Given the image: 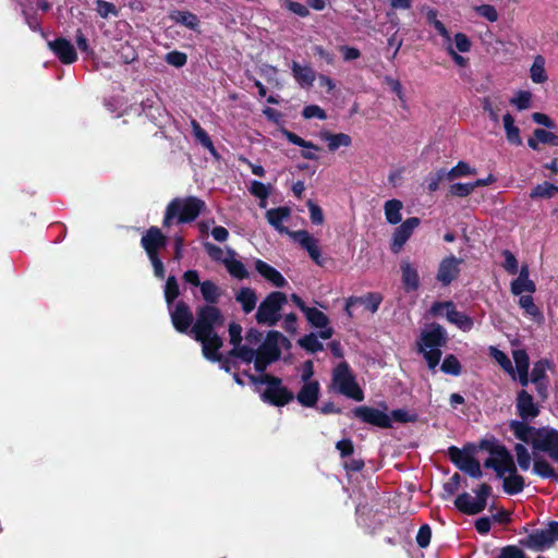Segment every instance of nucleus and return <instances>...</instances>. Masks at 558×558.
Wrapping results in <instances>:
<instances>
[{
    "instance_id": "obj_1",
    "label": "nucleus",
    "mask_w": 558,
    "mask_h": 558,
    "mask_svg": "<svg viewBox=\"0 0 558 558\" xmlns=\"http://www.w3.org/2000/svg\"><path fill=\"white\" fill-rule=\"evenodd\" d=\"M531 421L512 420L509 422V428L514 437L530 444L535 451L546 452L548 457L558 462V430L549 427H534L530 425Z\"/></svg>"
},
{
    "instance_id": "obj_2",
    "label": "nucleus",
    "mask_w": 558,
    "mask_h": 558,
    "mask_svg": "<svg viewBox=\"0 0 558 558\" xmlns=\"http://www.w3.org/2000/svg\"><path fill=\"white\" fill-rule=\"evenodd\" d=\"M448 342L446 329L437 323H432L427 329L421 331L417 339V350L423 354L428 368L435 369L439 364L442 352L441 348Z\"/></svg>"
},
{
    "instance_id": "obj_3",
    "label": "nucleus",
    "mask_w": 558,
    "mask_h": 558,
    "mask_svg": "<svg viewBox=\"0 0 558 558\" xmlns=\"http://www.w3.org/2000/svg\"><path fill=\"white\" fill-rule=\"evenodd\" d=\"M205 208V202L196 196L175 197L166 207L162 226L169 228L174 222H193Z\"/></svg>"
},
{
    "instance_id": "obj_4",
    "label": "nucleus",
    "mask_w": 558,
    "mask_h": 558,
    "mask_svg": "<svg viewBox=\"0 0 558 558\" xmlns=\"http://www.w3.org/2000/svg\"><path fill=\"white\" fill-rule=\"evenodd\" d=\"M244 375H246L250 381L254 385L259 384L267 386L260 393V399L265 403L274 407H284L294 399L293 392L282 385V379L280 377L270 374L255 376L248 372H244Z\"/></svg>"
},
{
    "instance_id": "obj_5",
    "label": "nucleus",
    "mask_w": 558,
    "mask_h": 558,
    "mask_svg": "<svg viewBox=\"0 0 558 558\" xmlns=\"http://www.w3.org/2000/svg\"><path fill=\"white\" fill-rule=\"evenodd\" d=\"M279 343L289 348L291 345L288 338L277 330L267 332L265 341L258 347L255 355V369L264 374L267 367L278 361L281 356Z\"/></svg>"
},
{
    "instance_id": "obj_6",
    "label": "nucleus",
    "mask_w": 558,
    "mask_h": 558,
    "mask_svg": "<svg viewBox=\"0 0 558 558\" xmlns=\"http://www.w3.org/2000/svg\"><path fill=\"white\" fill-rule=\"evenodd\" d=\"M222 311L215 305H199L196 308V319L191 328L194 339H203L207 335L217 333L216 328L225 325Z\"/></svg>"
},
{
    "instance_id": "obj_7",
    "label": "nucleus",
    "mask_w": 558,
    "mask_h": 558,
    "mask_svg": "<svg viewBox=\"0 0 558 558\" xmlns=\"http://www.w3.org/2000/svg\"><path fill=\"white\" fill-rule=\"evenodd\" d=\"M331 384L339 393L347 398L359 402L364 400V392L356 383L348 362H340L332 369Z\"/></svg>"
},
{
    "instance_id": "obj_8",
    "label": "nucleus",
    "mask_w": 558,
    "mask_h": 558,
    "mask_svg": "<svg viewBox=\"0 0 558 558\" xmlns=\"http://www.w3.org/2000/svg\"><path fill=\"white\" fill-rule=\"evenodd\" d=\"M288 302L287 294L280 291L270 292L259 304L255 319L259 325L276 326L281 318V310Z\"/></svg>"
},
{
    "instance_id": "obj_9",
    "label": "nucleus",
    "mask_w": 558,
    "mask_h": 558,
    "mask_svg": "<svg viewBox=\"0 0 558 558\" xmlns=\"http://www.w3.org/2000/svg\"><path fill=\"white\" fill-rule=\"evenodd\" d=\"M493 488L487 483H482L474 489L475 498L464 492L454 499V507L463 514L475 515L484 511L487 506V499L492 495Z\"/></svg>"
},
{
    "instance_id": "obj_10",
    "label": "nucleus",
    "mask_w": 558,
    "mask_h": 558,
    "mask_svg": "<svg viewBox=\"0 0 558 558\" xmlns=\"http://www.w3.org/2000/svg\"><path fill=\"white\" fill-rule=\"evenodd\" d=\"M444 310H446V317L448 322L456 325L459 329L470 331L473 328L474 322L472 317L458 311L452 301L434 302L429 308V313L433 316H439L442 314Z\"/></svg>"
},
{
    "instance_id": "obj_11",
    "label": "nucleus",
    "mask_w": 558,
    "mask_h": 558,
    "mask_svg": "<svg viewBox=\"0 0 558 558\" xmlns=\"http://www.w3.org/2000/svg\"><path fill=\"white\" fill-rule=\"evenodd\" d=\"M449 460L461 471L465 472L473 478H481L483 471L478 460H476L471 452L465 448L460 449L456 446H450L447 450Z\"/></svg>"
},
{
    "instance_id": "obj_12",
    "label": "nucleus",
    "mask_w": 558,
    "mask_h": 558,
    "mask_svg": "<svg viewBox=\"0 0 558 558\" xmlns=\"http://www.w3.org/2000/svg\"><path fill=\"white\" fill-rule=\"evenodd\" d=\"M351 415L354 418H357L362 423L383 428L389 429L392 428L391 417L385 411L379 409L368 407V405H360L355 407L351 411Z\"/></svg>"
},
{
    "instance_id": "obj_13",
    "label": "nucleus",
    "mask_w": 558,
    "mask_h": 558,
    "mask_svg": "<svg viewBox=\"0 0 558 558\" xmlns=\"http://www.w3.org/2000/svg\"><path fill=\"white\" fill-rule=\"evenodd\" d=\"M170 318L173 328L180 333L191 332L195 323L191 307L184 301L177 302L174 308L170 310Z\"/></svg>"
},
{
    "instance_id": "obj_14",
    "label": "nucleus",
    "mask_w": 558,
    "mask_h": 558,
    "mask_svg": "<svg viewBox=\"0 0 558 558\" xmlns=\"http://www.w3.org/2000/svg\"><path fill=\"white\" fill-rule=\"evenodd\" d=\"M515 410L518 416L523 421H533L541 413L539 405L534 401V397L525 389H521L517 393Z\"/></svg>"
},
{
    "instance_id": "obj_15",
    "label": "nucleus",
    "mask_w": 558,
    "mask_h": 558,
    "mask_svg": "<svg viewBox=\"0 0 558 558\" xmlns=\"http://www.w3.org/2000/svg\"><path fill=\"white\" fill-rule=\"evenodd\" d=\"M141 245L147 256L159 255V250L168 245V238L158 227H150L141 239Z\"/></svg>"
},
{
    "instance_id": "obj_16",
    "label": "nucleus",
    "mask_w": 558,
    "mask_h": 558,
    "mask_svg": "<svg viewBox=\"0 0 558 558\" xmlns=\"http://www.w3.org/2000/svg\"><path fill=\"white\" fill-rule=\"evenodd\" d=\"M501 480L504 492L510 496L522 493L525 487L524 477L518 473V466L514 459L508 463L505 469V475Z\"/></svg>"
},
{
    "instance_id": "obj_17",
    "label": "nucleus",
    "mask_w": 558,
    "mask_h": 558,
    "mask_svg": "<svg viewBox=\"0 0 558 558\" xmlns=\"http://www.w3.org/2000/svg\"><path fill=\"white\" fill-rule=\"evenodd\" d=\"M421 220L417 217H410L405 219L392 234L391 251L399 253L402 246L411 238L414 229L418 227Z\"/></svg>"
},
{
    "instance_id": "obj_18",
    "label": "nucleus",
    "mask_w": 558,
    "mask_h": 558,
    "mask_svg": "<svg viewBox=\"0 0 558 558\" xmlns=\"http://www.w3.org/2000/svg\"><path fill=\"white\" fill-rule=\"evenodd\" d=\"M290 236L296 241L303 250H305L310 257L318 265L323 266L322 253L318 246V241L311 235L306 230H299L290 233Z\"/></svg>"
},
{
    "instance_id": "obj_19",
    "label": "nucleus",
    "mask_w": 558,
    "mask_h": 558,
    "mask_svg": "<svg viewBox=\"0 0 558 558\" xmlns=\"http://www.w3.org/2000/svg\"><path fill=\"white\" fill-rule=\"evenodd\" d=\"M49 49L63 64H72L77 60V53L74 46L64 37H58L48 41Z\"/></svg>"
},
{
    "instance_id": "obj_20",
    "label": "nucleus",
    "mask_w": 558,
    "mask_h": 558,
    "mask_svg": "<svg viewBox=\"0 0 558 558\" xmlns=\"http://www.w3.org/2000/svg\"><path fill=\"white\" fill-rule=\"evenodd\" d=\"M461 263L462 259H459L453 255L444 258L438 267V272L436 276L437 280L445 287L449 286L454 279L459 277V265Z\"/></svg>"
},
{
    "instance_id": "obj_21",
    "label": "nucleus",
    "mask_w": 558,
    "mask_h": 558,
    "mask_svg": "<svg viewBox=\"0 0 558 558\" xmlns=\"http://www.w3.org/2000/svg\"><path fill=\"white\" fill-rule=\"evenodd\" d=\"M197 342L202 344L203 355L214 362L221 361V354L219 350L223 345L222 338L218 333L207 335L203 339H195Z\"/></svg>"
},
{
    "instance_id": "obj_22",
    "label": "nucleus",
    "mask_w": 558,
    "mask_h": 558,
    "mask_svg": "<svg viewBox=\"0 0 558 558\" xmlns=\"http://www.w3.org/2000/svg\"><path fill=\"white\" fill-rule=\"evenodd\" d=\"M519 544L534 551H543L553 545V538H549L546 530H536L527 537L520 539Z\"/></svg>"
},
{
    "instance_id": "obj_23",
    "label": "nucleus",
    "mask_w": 558,
    "mask_h": 558,
    "mask_svg": "<svg viewBox=\"0 0 558 558\" xmlns=\"http://www.w3.org/2000/svg\"><path fill=\"white\" fill-rule=\"evenodd\" d=\"M291 216V208L288 206H280L270 208L266 211V219L268 223L274 227L279 233L289 234L292 232L282 225Z\"/></svg>"
},
{
    "instance_id": "obj_24",
    "label": "nucleus",
    "mask_w": 558,
    "mask_h": 558,
    "mask_svg": "<svg viewBox=\"0 0 558 558\" xmlns=\"http://www.w3.org/2000/svg\"><path fill=\"white\" fill-rule=\"evenodd\" d=\"M320 386L317 380L304 383L296 395L298 402L305 408H313L319 399Z\"/></svg>"
},
{
    "instance_id": "obj_25",
    "label": "nucleus",
    "mask_w": 558,
    "mask_h": 558,
    "mask_svg": "<svg viewBox=\"0 0 558 558\" xmlns=\"http://www.w3.org/2000/svg\"><path fill=\"white\" fill-rule=\"evenodd\" d=\"M256 271L263 276L266 280L271 282L277 288H282L287 284V280L275 267L270 266L262 259L255 260Z\"/></svg>"
},
{
    "instance_id": "obj_26",
    "label": "nucleus",
    "mask_w": 558,
    "mask_h": 558,
    "mask_svg": "<svg viewBox=\"0 0 558 558\" xmlns=\"http://www.w3.org/2000/svg\"><path fill=\"white\" fill-rule=\"evenodd\" d=\"M383 302V295L378 292H367L361 296H349V305H363L371 313H376Z\"/></svg>"
},
{
    "instance_id": "obj_27",
    "label": "nucleus",
    "mask_w": 558,
    "mask_h": 558,
    "mask_svg": "<svg viewBox=\"0 0 558 558\" xmlns=\"http://www.w3.org/2000/svg\"><path fill=\"white\" fill-rule=\"evenodd\" d=\"M513 360L518 371V379L522 387L527 386L530 359L525 350L518 349L513 351Z\"/></svg>"
},
{
    "instance_id": "obj_28",
    "label": "nucleus",
    "mask_w": 558,
    "mask_h": 558,
    "mask_svg": "<svg viewBox=\"0 0 558 558\" xmlns=\"http://www.w3.org/2000/svg\"><path fill=\"white\" fill-rule=\"evenodd\" d=\"M400 268L401 279L405 291H416L420 287V276L416 268H414L409 262H402Z\"/></svg>"
},
{
    "instance_id": "obj_29",
    "label": "nucleus",
    "mask_w": 558,
    "mask_h": 558,
    "mask_svg": "<svg viewBox=\"0 0 558 558\" xmlns=\"http://www.w3.org/2000/svg\"><path fill=\"white\" fill-rule=\"evenodd\" d=\"M227 252L230 255V258L222 259V263L226 266L228 272L232 277L240 280L248 278L250 274L245 265L241 260L234 258L235 252L231 248H228Z\"/></svg>"
},
{
    "instance_id": "obj_30",
    "label": "nucleus",
    "mask_w": 558,
    "mask_h": 558,
    "mask_svg": "<svg viewBox=\"0 0 558 558\" xmlns=\"http://www.w3.org/2000/svg\"><path fill=\"white\" fill-rule=\"evenodd\" d=\"M235 301L241 304L242 311L248 314L256 306L257 295L252 288L243 287L235 293Z\"/></svg>"
},
{
    "instance_id": "obj_31",
    "label": "nucleus",
    "mask_w": 558,
    "mask_h": 558,
    "mask_svg": "<svg viewBox=\"0 0 558 558\" xmlns=\"http://www.w3.org/2000/svg\"><path fill=\"white\" fill-rule=\"evenodd\" d=\"M291 69L295 81L302 87H311L313 85L316 76L311 66H302L296 61H293Z\"/></svg>"
},
{
    "instance_id": "obj_32",
    "label": "nucleus",
    "mask_w": 558,
    "mask_h": 558,
    "mask_svg": "<svg viewBox=\"0 0 558 558\" xmlns=\"http://www.w3.org/2000/svg\"><path fill=\"white\" fill-rule=\"evenodd\" d=\"M513 459V456L511 452H508L505 457L504 456H492L490 458H487L484 461V468L486 469H493L496 477L501 478L505 475V469L507 468L508 463H510Z\"/></svg>"
},
{
    "instance_id": "obj_33",
    "label": "nucleus",
    "mask_w": 558,
    "mask_h": 558,
    "mask_svg": "<svg viewBox=\"0 0 558 558\" xmlns=\"http://www.w3.org/2000/svg\"><path fill=\"white\" fill-rule=\"evenodd\" d=\"M320 138L328 143L329 151H336L339 147H348L351 145L352 140L351 136L345 133H330L328 131H324L320 133Z\"/></svg>"
},
{
    "instance_id": "obj_34",
    "label": "nucleus",
    "mask_w": 558,
    "mask_h": 558,
    "mask_svg": "<svg viewBox=\"0 0 558 558\" xmlns=\"http://www.w3.org/2000/svg\"><path fill=\"white\" fill-rule=\"evenodd\" d=\"M199 288L202 296L206 302L205 305L217 306L221 296V290L219 289V287L211 280H205L202 282Z\"/></svg>"
},
{
    "instance_id": "obj_35",
    "label": "nucleus",
    "mask_w": 558,
    "mask_h": 558,
    "mask_svg": "<svg viewBox=\"0 0 558 558\" xmlns=\"http://www.w3.org/2000/svg\"><path fill=\"white\" fill-rule=\"evenodd\" d=\"M170 19L192 31H195L199 26V19L190 11L174 10L170 13Z\"/></svg>"
},
{
    "instance_id": "obj_36",
    "label": "nucleus",
    "mask_w": 558,
    "mask_h": 558,
    "mask_svg": "<svg viewBox=\"0 0 558 558\" xmlns=\"http://www.w3.org/2000/svg\"><path fill=\"white\" fill-rule=\"evenodd\" d=\"M142 110L144 114L156 125L160 123V118L165 111L158 100L150 98L142 101Z\"/></svg>"
},
{
    "instance_id": "obj_37",
    "label": "nucleus",
    "mask_w": 558,
    "mask_h": 558,
    "mask_svg": "<svg viewBox=\"0 0 558 558\" xmlns=\"http://www.w3.org/2000/svg\"><path fill=\"white\" fill-rule=\"evenodd\" d=\"M558 194V185L550 183L548 181H544L543 183L537 184L530 192V197L532 199H550Z\"/></svg>"
},
{
    "instance_id": "obj_38",
    "label": "nucleus",
    "mask_w": 558,
    "mask_h": 558,
    "mask_svg": "<svg viewBox=\"0 0 558 558\" xmlns=\"http://www.w3.org/2000/svg\"><path fill=\"white\" fill-rule=\"evenodd\" d=\"M533 472L542 478H548L558 482V471H556L548 461L543 458H535Z\"/></svg>"
},
{
    "instance_id": "obj_39",
    "label": "nucleus",
    "mask_w": 558,
    "mask_h": 558,
    "mask_svg": "<svg viewBox=\"0 0 558 558\" xmlns=\"http://www.w3.org/2000/svg\"><path fill=\"white\" fill-rule=\"evenodd\" d=\"M403 205L402 202L399 199H389L385 203L384 209H385V216L389 223L397 225L401 222L402 216H401V209Z\"/></svg>"
},
{
    "instance_id": "obj_40",
    "label": "nucleus",
    "mask_w": 558,
    "mask_h": 558,
    "mask_svg": "<svg viewBox=\"0 0 558 558\" xmlns=\"http://www.w3.org/2000/svg\"><path fill=\"white\" fill-rule=\"evenodd\" d=\"M504 128L506 131L507 141L510 144L517 146L522 144V140L520 137V130L518 126L514 125V118L509 112L504 116Z\"/></svg>"
},
{
    "instance_id": "obj_41",
    "label": "nucleus",
    "mask_w": 558,
    "mask_h": 558,
    "mask_svg": "<svg viewBox=\"0 0 558 558\" xmlns=\"http://www.w3.org/2000/svg\"><path fill=\"white\" fill-rule=\"evenodd\" d=\"M307 322L315 328H325L329 325L328 316L316 307H307L303 313Z\"/></svg>"
},
{
    "instance_id": "obj_42",
    "label": "nucleus",
    "mask_w": 558,
    "mask_h": 558,
    "mask_svg": "<svg viewBox=\"0 0 558 558\" xmlns=\"http://www.w3.org/2000/svg\"><path fill=\"white\" fill-rule=\"evenodd\" d=\"M531 80L536 84H542L547 81L548 76L545 71V59L541 54L534 58V62L530 70Z\"/></svg>"
},
{
    "instance_id": "obj_43",
    "label": "nucleus",
    "mask_w": 558,
    "mask_h": 558,
    "mask_svg": "<svg viewBox=\"0 0 558 558\" xmlns=\"http://www.w3.org/2000/svg\"><path fill=\"white\" fill-rule=\"evenodd\" d=\"M163 294L165 301L168 307L170 308L173 305L177 298L180 295L179 283L174 276H169L168 279L166 280Z\"/></svg>"
},
{
    "instance_id": "obj_44",
    "label": "nucleus",
    "mask_w": 558,
    "mask_h": 558,
    "mask_svg": "<svg viewBox=\"0 0 558 558\" xmlns=\"http://www.w3.org/2000/svg\"><path fill=\"white\" fill-rule=\"evenodd\" d=\"M301 348L310 353H316L324 350L323 343L318 340L317 336L313 332L303 336L298 340Z\"/></svg>"
},
{
    "instance_id": "obj_45",
    "label": "nucleus",
    "mask_w": 558,
    "mask_h": 558,
    "mask_svg": "<svg viewBox=\"0 0 558 558\" xmlns=\"http://www.w3.org/2000/svg\"><path fill=\"white\" fill-rule=\"evenodd\" d=\"M551 362L547 359H542L534 363V366L531 372V377L529 378L531 383L537 384L541 380H545L546 371L550 368Z\"/></svg>"
},
{
    "instance_id": "obj_46",
    "label": "nucleus",
    "mask_w": 558,
    "mask_h": 558,
    "mask_svg": "<svg viewBox=\"0 0 558 558\" xmlns=\"http://www.w3.org/2000/svg\"><path fill=\"white\" fill-rule=\"evenodd\" d=\"M228 355H229V357H239L245 363H251L252 361L255 362L256 350H254L247 345H242L240 343L236 347H233L228 352Z\"/></svg>"
},
{
    "instance_id": "obj_47",
    "label": "nucleus",
    "mask_w": 558,
    "mask_h": 558,
    "mask_svg": "<svg viewBox=\"0 0 558 558\" xmlns=\"http://www.w3.org/2000/svg\"><path fill=\"white\" fill-rule=\"evenodd\" d=\"M440 369L445 374H449L452 376H459L462 372V365L456 355L448 354L445 356V359L440 365Z\"/></svg>"
},
{
    "instance_id": "obj_48",
    "label": "nucleus",
    "mask_w": 558,
    "mask_h": 558,
    "mask_svg": "<svg viewBox=\"0 0 558 558\" xmlns=\"http://www.w3.org/2000/svg\"><path fill=\"white\" fill-rule=\"evenodd\" d=\"M476 173L474 168H471L465 161H459L449 171L446 170L447 180L452 181L457 178L473 175Z\"/></svg>"
},
{
    "instance_id": "obj_49",
    "label": "nucleus",
    "mask_w": 558,
    "mask_h": 558,
    "mask_svg": "<svg viewBox=\"0 0 558 558\" xmlns=\"http://www.w3.org/2000/svg\"><path fill=\"white\" fill-rule=\"evenodd\" d=\"M480 448L482 450L487 451L490 456H506L508 452V448L505 445L497 444L496 439H483L480 442Z\"/></svg>"
},
{
    "instance_id": "obj_50",
    "label": "nucleus",
    "mask_w": 558,
    "mask_h": 558,
    "mask_svg": "<svg viewBox=\"0 0 558 558\" xmlns=\"http://www.w3.org/2000/svg\"><path fill=\"white\" fill-rule=\"evenodd\" d=\"M513 449L515 452L518 466L522 471H527L531 466V460H532L529 450L526 449V447L523 444H520V442L515 444Z\"/></svg>"
},
{
    "instance_id": "obj_51",
    "label": "nucleus",
    "mask_w": 558,
    "mask_h": 558,
    "mask_svg": "<svg viewBox=\"0 0 558 558\" xmlns=\"http://www.w3.org/2000/svg\"><path fill=\"white\" fill-rule=\"evenodd\" d=\"M250 192L252 195L260 199V207H266V201L270 194V190L267 185L260 181L254 180L251 182Z\"/></svg>"
},
{
    "instance_id": "obj_52",
    "label": "nucleus",
    "mask_w": 558,
    "mask_h": 558,
    "mask_svg": "<svg viewBox=\"0 0 558 558\" xmlns=\"http://www.w3.org/2000/svg\"><path fill=\"white\" fill-rule=\"evenodd\" d=\"M536 291V284L533 280L526 278L525 280H519V277L511 282V292L514 295H520L523 292L534 293Z\"/></svg>"
},
{
    "instance_id": "obj_53",
    "label": "nucleus",
    "mask_w": 558,
    "mask_h": 558,
    "mask_svg": "<svg viewBox=\"0 0 558 558\" xmlns=\"http://www.w3.org/2000/svg\"><path fill=\"white\" fill-rule=\"evenodd\" d=\"M282 134L288 140V142H290L293 145H296V146H300V147H303V148H306V149H313V150H319L320 149L319 146H317L313 142L305 141L304 138H302L301 136H299L298 134H295L292 131L283 130Z\"/></svg>"
},
{
    "instance_id": "obj_54",
    "label": "nucleus",
    "mask_w": 558,
    "mask_h": 558,
    "mask_svg": "<svg viewBox=\"0 0 558 558\" xmlns=\"http://www.w3.org/2000/svg\"><path fill=\"white\" fill-rule=\"evenodd\" d=\"M444 180H447L445 168L438 169L435 173H429L426 178L427 190L430 193L436 192L439 189V183Z\"/></svg>"
},
{
    "instance_id": "obj_55",
    "label": "nucleus",
    "mask_w": 558,
    "mask_h": 558,
    "mask_svg": "<svg viewBox=\"0 0 558 558\" xmlns=\"http://www.w3.org/2000/svg\"><path fill=\"white\" fill-rule=\"evenodd\" d=\"M96 11L102 19H108L109 15H119V10L117 9V7L113 3L105 0L96 1Z\"/></svg>"
},
{
    "instance_id": "obj_56",
    "label": "nucleus",
    "mask_w": 558,
    "mask_h": 558,
    "mask_svg": "<svg viewBox=\"0 0 558 558\" xmlns=\"http://www.w3.org/2000/svg\"><path fill=\"white\" fill-rule=\"evenodd\" d=\"M501 254L505 258V262L502 264L504 269L509 275L518 274L519 264H518V260H517V257L514 256V254L509 250H504Z\"/></svg>"
},
{
    "instance_id": "obj_57",
    "label": "nucleus",
    "mask_w": 558,
    "mask_h": 558,
    "mask_svg": "<svg viewBox=\"0 0 558 558\" xmlns=\"http://www.w3.org/2000/svg\"><path fill=\"white\" fill-rule=\"evenodd\" d=\"M472 182L470 183H453L449 186V195L456 197H466L473 193Z\"/></svg>"
},
{
    "instance_id": "obj_58",
    "label": "nucleus",
    "mask_w": 558,
    "mask_h": 558,
    "mask_svg": "<svg viewBox=\"0 0 558 558\" xmlns=\"http://www.w3.org/2000/svg\"><path fill=\"white\" fill-rule=\"evenodd\" d=\"M492 356L497 361L504 371L509 374H513L512 363L506 353L496 348H492Z\"/></svg>"
},
{
    "instance_id": "obj_59",
    "label": "nucleus",
    "mask_w": 558,
    "mask_h": 558,
    "mask_svg": "<svg viewBox=\"0 0 558 558\" xmlns=\"http://www.w3.org/2000/svg\"><path fill=\"white\" fill-rule=\"evenodd\" d=\"M389 416L391 417V422L396 421L399 423H414L417 420L415 413H410L404 409L392 410Z\"/></svg>"
},
{
    "instance_id": "obj_60",
    "label": "nucleus",
    "mask_w": 558,
    "mask_h": 558,
    "mask_svg": "<svg viewBox=\"0 0 558 558\" xmlns=\"http://www.w3.org/2000/svg\"><path fill=\"white\" fill-rule=\"evenodd\" d=\"M282 7L300 17H306L310 15V10L307 5H304L293 0H283Z\"/></svg>"
},
{
    "instance_id": "obj_61",
    "label": "nucleus",
    "mask_w": 558,
    "mask_h": 558,
    "mask_svg": "<svg viewBox=\"0 0 558 558\" xmlns=\"http://www.w3.org/2000/svg\"><path fill=\"white\" fill-rule=\"evenodd\" d=\"M535 137L543 144L550 146H558V135L544 129L534 130Z\"/></svg>"
},
{
    "instance_id": "obj_62",
    "label": "nucleus",
    "mask_w": 558,
    "mask_h": 558,
    "mask_svg": "<svg viewBox=\"0 0 558 558\" xmlns=\"http://www.w3.org/2000/svg\"><path fill=\"white\" fill-rule=\"evenodd\" d=\"M165 60L170 65L182 68L187 62V56L184 52L173 50L166 54Z\"/></svg>"
},
{
    "instance_id": "obj_63",
    "label": "nucleus",
    "mask_w": 558,
    "mask_h": 558,
    "mask_svg": "<svg viewBox=\"0 0 558 558\" xmlns=\"http://www.w3.org/2000/svg\"><path fill=\"white\" fill-rule=\"evenodd\" d=\"M432 538V529L428 524H423L417 531L416 534V544L420 548H426Z\"/></svg>"
},
{
    "instance_id": "obj_64",
    "label": "nucleus",
    "mask_w": 558,
    "mask_h": 558,
    "mask_svg": "<svg viewBox=\"0 0 558 558\" xmlns=\"http://www.w3.org/2000/svg\"><path fill=\"white\" fill-rule=\"evenodd\" d=\"M498 558H527L522 549L514 545L505 546Z\"/></svg>"
}]
</instances>
